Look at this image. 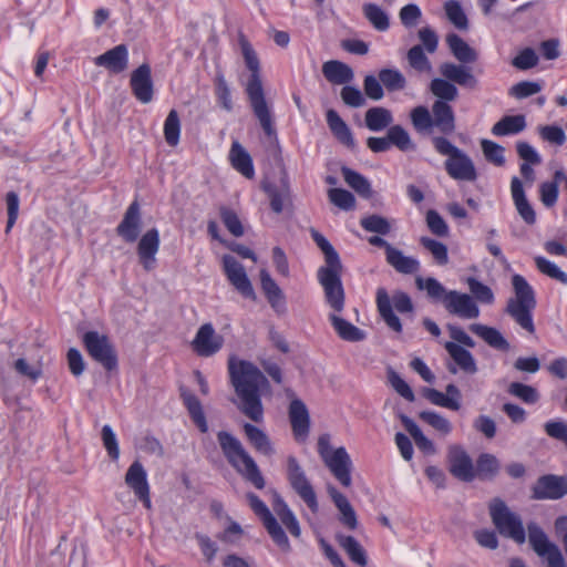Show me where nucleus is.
I'll return each mask as SVG.
<instances>
[{"label": "nucleus", "instance_id": "63", "mask_svg": "<svg viewBox=\"0 0 567 567\" xmlns=\"http://www.w3.org/2000/svg\"><path fill=\"white\" fill-rule=\"evenodd\" d=\"M14 370L22 377L35 382L42 377V365L40 362L29 363L24 358L16 360Z\"/></svg>", "mask_w": 567, "mask_h": 567}, {"label": "nucleus", "instance_id": "12", "mask_svg": "<svg viewBox=\"0 0 567 567\" xmlns=\"http://www.w3.org/2000/svg\"><path fill=\"white\" fill-rule=\"evenodd\" d=\"M528 540L535 553L546 559L547 567H565V559L558 546L551 543L540 527L529 524Z\"/></svg>", "mask_w": 567, "mask_h": 567}, {"label": "nucleus", "instance_id": "32", "mask_svg": "<svg viewBox=\"0 0 567 567\" xmlns=\"http://www.w3.org/2000/svg\"><path fill=\"white\" fill-rule=\"evenodd\" d=\"M444 348L458 368L470 374L477 371L476 362L472 353L455 342H445Z\"/></svg>", "mask_w": 567, "mask_h": 567}, {"label": "nucleus", "instance_id": "15", "mask_svg": "<svg viewBox=\"0 0 567 567\" xmlns=\"http://www.w3.org/2000/svg\"><path fill=\"white\" fill-rule=\"evenodd\" d=\"M223 269L230 285L245 298L256 300L257 296L244 266L230 255L223 257Z\"/></svg>", "mask_w": 567, "mask_h": 567}, {"label": "nucleus", "instance_id": "26", "mask_svg": "<svg viewBox=\"0 0 567 567\" xmlns=\"http://www.w3.org/2000/svg\"><path fill=\"white\" fill-rule=\"evenodd\" d=\"M340 312L329 313V320L337 336L347 342H360L367 337L365 332L339 316Z\"/></svg>", "mask_w": 567, "mask_h": 567}, {"label": "nucleus", "instance_id": "14", "mask_svg": "<svg viewBox=\"0 0 567 567\" xmlns=\"http://www.w3.org/2000/svg\"><path fill=\"white\" fill-rule=\"evenodd\" d=\"M224 342V337L216 332L210 322H207L198 328L190 347L198 357L209 358L221 350Z\"/></svg>", "mask_w": 567, "mask_h": 567}, {"label": "nucleus", "instance_id": "17", "mask_svg": "<svg viewBox=\"0 0 567 567\" xmlns=\"http://www.w3.org/2000/svg\"><path fill=\"white\" fill-rule=\"evenodd\" d=\"M450 473L456 478L471 482L475 477V467L472 458L460 445H451L447 451Z\"/></svg>", "mask_w": 567, "mask_h": 567}, {"label": "nucleus", "instance_id": "31", "mask_svg": "<svg viewBox=\"0 0 567 567\" xmlns=\"http://www.w3.org/2000/svg\"><path fill=\"white\" fill-rule=\"evenodd\" d=\"M324 78L332 84H346L353 80L354 73L352 69L340 61L331 60L322 65Z\"/></svg>", "mask_w": 567, "mask_h": 567}, {"label": "nucleus", "instance_id": "64", "mask_svg": "<svg viewBox=\"0 0 567 567\" xmlns=\"http://www.w3.org/2000/svg\"><path fill=\"white\" fill-rule=\"evenodd\" d=\"M420 241L432 254L437 264L446 265L449 262L447 247L444 244L427 237H422Z\"/></svg>", "mask_w": 567, "mask_h": 567}, {"label": "nucleus", "instance_id": "6", "mask_svg": "<svg viewBox=\"0 0 567 567\" xmlns=\"http://www.w3.org/2000/svg\"><path fill=\"white\" fill-rule=\"evenodd\" d=\"M318 453L326 466L333 476L344 486L349 487L352 483L350 455L344 447L332 449L329 435H321L318 440Z\"/></svg>", "mask_w": 567, "mask_h": 567}, {"label": "nucleus", "instance_id": "43", "mask_svg": "<svg viewBox=\"0 0 567 567\" xmlns=\"http://www.w3.org/2000/svg\"><path fill=\"white\" fill-rule=\"evenodd\" d=\"M386 261L399 272L413 274L417 271L420 264L415 258L403 255V252L396 248H389L386 255Z\"/></svg>", "mask_w": 567, "mask_h": 567}, {"label": "nucleus", "instance_id": "48", "mask_svg": "<svg viewBox=\"0 0 567 567\" xmlns=\"http://www.w3.org/2000/svg\"><path fill=\"white\" fill-rule=\"evenodd\" d=\"M416 287L420 290H425L427 296L436 301H441L444 306V299L449 295L450 290H446L441 282H439L435 278H426L423 279L417 277L415 279Z\"/></svg>", "mask_w": 567, "mask_h": 567}, {"label": "nucleus", "instance_id": "20", "mask_svg": "<svg viewBox=\"0 0 567 567\" xmlns=\"http://www.w3.org/2000/svg\"><path fill=\"white\" fill-rule=\"evenodd\" d=\"M567 494V481L555 475L540 477L533 487L536 499H558Z\"/></svg>", "mask_w": 567, "mask_h": 567}, {"label": "nucleus", "instance_id": "19", "mask_svg": "<svg viewBox=\"0 0 567 567\" xmlns=\"http://www.w3.org/2000/svg\"><path fill=\"white\" fill-rule=\"evenodd\" d=\"M158 249L159 234L156 228H152L141 237L137 244L138 259L145 270L154 269Z\"/></svg>", "mask_w": 567, "mask_h": 567}, {"label": "nucleus", "instance_id": "60", "mask_svg": "<svg viewBox=\"0 0 567 567\" xmlns=\"http://www.w3.org/2000/svg\"><path fill=\"white\" fill-rule=\"evenodd\" d=\"M482 151L484 153V156L486 159L491 163H493L496 166H503L505 163L504 157V147L499 144L489 141V140H482L481 142Z\"/></svg>", "mask_w": 567, "mask_h": 567}, {"label": "nucleus", "instance_id": "23", "mask_svg": "<svg viewBox=\"0 0 567 567\" xmlns=\"http://www.w3.org/2000/svg\"><path fill=\"white\" fill-rule=\"evenodd\" d=\"M289 420L295 437L299 441H305L309 433L310 416L307 406L301 400H291L289 405Z\"/></svg>", "mask_w": 567, "mask_h": 567}, {"label": "nucleus", "instance_id": "39", "mask_svg": "<svg viewBox=\"0 0 567 567\" xmlns=\"http://www.w3.org/2000/svg\"><path fill=\"white\" fill-rule=\"evenodd\" d=\"M327 123L333 135L342 144H344L348 147L354 146V140L350 128L334 110H329L327 112Z\"/></svg>", "mask_w": 567, "mask_h": 567}, {"label": "nucleus", "instance_id": "28", "mask_svg": "<svg viewBox=\"0 0 567 567\" xmlns=\"http://www.w3.org/2000/svg\"><path fill=\"white\" fill-rule=\"evenodd\" d=\"M272 508L281 523L293 537L301 534L300 525L292 511L277 492H272Z\"/></svg>", "mask_w": 567, "mask_h": 567}, {"label": "nucleus", "instance_id": "49", "mask_svg": "<svg viewBox=\"0 0 567 567\" xmlns=\"http://www.w3.org/2000/svg\"><path fill=\"white\" fill-rule=\"evenodd\" d=\"M444 11L449 21L460 30H467L468 20L461 6L456 0H447L444 3Z\"/></svg>", "mask_w": 567, "mask_h": 567}, {"label": "nucleus", "instance_id": "13", "mask_svg": "<svg viewBox=\"0 0 567 567\" xmlns=\"http://www.w3.org/2000/svg\"><path fill=\"white\" fill-rule=\"evenodd\" d=\"M248 503L251 507V509L255 512L256 515H258L267 532L274 539V542L285 551L290 550V543L285 534L284 529L275 518V516L270 513L266 504L255 494L248 493L247 494Z\"/></svg>", "mask_w": 567, "mask_h": 567}, {"label": "nucleus", "instance_id": "27", "mask_svg": "<svg viewBox=\"0 0 567 567\" xmlns=\"http://www.w3.org/2000/svg\"><path fill=\"white\" fill-rule=\"evenodd\" d=\"M260 286L261 289L270 303V306L276 311L285 310V296L282 290L276 284V281L271 278L270 274L267 269L262 268L259 272Z\"/></svg>", "mask_w": 567, "mask_h": 567}, {"label": "nucleus", "instance_id": "62", "mask_svg": "<svg viewBox=\"0 0 567 567\" xmlns=\"http://www.w3.org/2000/svg\"><path fill=\"white\" fill-rule=\"evenodd\" d=\"M411 121L419 132H426L433 125L432 115L425 106H416L411 112Z\"/></svg>", "mask_w": 567, "mask_h": 567}, {"label": "nucleus", "instance_id": "22", "mask_svg": "<svg viewBox=\"0 0 567 567\" xmlns=\"http://www.w3.org/2000/svg\"><path fill=\"white\" fill-rule=\"evenodd\" d=\"M131 87L135 97L142 103H150L153 99V83L148 64L140 65L131 75Z\"/></svg>", "mask_w": 567, "mask_h": 567}, {"label": "nucleus", "instance_id": "7", "mask_svg": "<svg viewBox=\"0 0 567 567\" xmlns=\"http://www.w3.org/2000/svg\"><path fill=\"white\" fill-rule=\"evenodd\" d=\"M393 307L401 313L412 312L413 303L411 298L403 291H395L390 298L384 288L377 290V306L380 316L385 321L389 328L395 332L402 331L400 319L394 315Z\"/></svg>", "mask_w": 567, "mask_h": 567}, {"label": "nucleus", "instance_id": "38", "mask_svg": "<svg viewBox=\"0 0 567 567\" xmlns=\"http://www.w3.org/2000/svg\"><path fill=\"white\" fill-rule=\"evenodd\" d=\"M470 330L477 337L482 338L492 348L503 351H507L509 349V343L495 328L481 323H472L470 326Z\"/></svg>", "mask_w": 567, "mask_h": 567}, {"label": "nucleus", "instance_id": "51", "mask_svg": "<svg viewBox=\"0 0 567 567\" xmlns=\"http://www.w3.org/2000/svg\"><path fill=\"white\" fill-rule=\"evenodd\" d=\"M181 121L178 113L171 110L164 123V136L169 146H176L179 143Z\"/></svg>", "mask_w": 567, "mask_h": 567}, {"label": "nucleus", "instance_id": "3", "mask_svg": "<svg viewBox=\"0 0 567 567\" xmlns=\"http://www.w3.org/2000/svg\"><path fill=\"white\" fill-rule=\"evenodd\" d=\"M217 440L229 464L256 488L262 489L265 487V478L255 460L245 450L240 441L224 431L217 434Z\"/></svg>", "mask_w": 567, "mask_h": 567}, {"label": "nucleus", "instance_id": "4", "mask_svg": "<svg viewBox=\"0 0 567 567\" xmlns=\"http://www.w3.org/2000/svg\"><path fill=\"white\" fill-rule=\"evenodd\" d=\"M512 285L515 296L508 300L506 311L523 329L533 333L535 328L530 312L536 306L534 290L520 275L513 276Z\"/></svg>", "mask_w": 567, "mask_h": 567}, {"label": "nucleus", "instance_id": "52", "mask_svg": "<svg viewBox=\"0 0 567 567\" xmlns=\"http://www.w3.org/2000/svg\"><path fill=\"white\" fill-rule=\"evenodd\" d=\"M313 240L324 255V266L321 268H336L341 265L338 252L332 245L319 233H313Z\"/></svg>", "mask_w": 567, "mask_h": 567}, {"label": "nucleus", "instance_id": "57", "mask_svg": "<svg viewBox=\"0 0 567 567\" xmlns=\"http://www.w3.org/2000/svg\"><path fill=\"white\" fill-rule=\"evenodd\" d=\"M329 200L343 210H352L355 207L354 196L342 188H330L328 190Z\"/></svg>", "mask_w": 567, "mask_h": 567}, {"label": "nucleus", "instance_id": "5", "mask_svg": "<svg viewBox=\"0 0 567 567\" xmlns=\"http://www.w3.org/2000/svg\"><path fill=\"white\" fill-rule=\"evenodd\" d=\"M433 145L441 155L447 156L445 169L452 178L467 182L476 179L474 163L463 151L444 137H434Z\"/></svg>", "mask_w": 567, "mask_h": 567}, {"label": "nucleus", "instance_id": "58", "mask_svg": "<svg viewBox=\"0 0 567 567\" xmlns=\"http://www.w3.org/2000/svg\"><path fill=\"white\" fill-rule=\"evenodd\" d=\"M423 395L433 404L437 406H442L452 411H457L461 408V402H457L456 399L450 398L444 393L435 390V389H424Z\"/></svg>", "mask_w": 567, "mask_h": 567}, {"label": "nucleus", "instance_id": "61", "mask_svg": "<svg viewBox=\"0 0 567 567\" xmlns=\"http://www.w3.org/2000/svg\"><path fill=\"white\" fill-rule=\"evenodd\" d=\"M363 10L367 19L375 29L384 31L389 28L388 16L380 7L375 4H365Z\"/></svg>", "mask_w": 567, "mask_h": 567}, {"label": "nucleus", "instance_id": "46", "mask_svg": "<svg viewBox=\"0 0 567 567\" xmlns=\"http://www.w3.org/2000/svg\"><path fill=\"white\" fill-rule=\"evenodd\" d=\"M341 173L346 183L359 195L365 198H370L372 196L371 184L363 175L348 167H342Z\"/></svg>", "mask_w": 567, "mask_h": 567}, {"label": "nucleus", "instance_id": "36", "mask_svg": "<svg viewBox=\"0 0 567 567\" xmlns=\"http://www.w3.org/2000/svg\"><path fill=\"white\" fill-rule=\"evenodd\" d=\"M329 494L336 505V507L340 512V520L343 525H346L350 529H355L358 526L357 515L355 512L350 504V502L347 499V497L338 492L334 487L329 488Z\"/></svg>", "mask_w": 567, "mask_h": 567}, {"label": "nucleus", "instance_id": "18", "mask_svg": "<svg viewBox=\"0 0 567 567\" xmlns=\"http://www.w3.org/2000/svg\"><path fill=\"white\" fill-rule=\"evenodd\" d=\"M125 483L133 491L134 495L142 501L144 506L150 509L152 506L150 497V485L144 466L135 461L128 467L125 474Z\"/></svg>", "mask_w": 567, "mask_h": 567}, {"label": "nucleus", "instance_id": "11", "mask_svg": "<svg viewBox=\"0 0 567 567\" xmlns=\"http://www.w3.org/2000/svg\"><path fill=\"white\" fill-rule=\"evenodd\" d=\"M83 343L91 358L102 364L106 370L112 371L116 368V354L105 334L97 331H89L83 336Z\"/></svg>", "mask_w": 567, "mask_h": 567}, {"label": "nucleus", "instance_id": "56", "mask_svg": "<svg viewBox=\"0 0 567 567\" xmlns=\"http://www.w3.org/2000/svg\"><path fill=\"white\" fill-rule=\"evenodd\" d=\"M466 282L475 301L487 305H492L494 302V293L488 286L473 277L467 278Z\"/></svg>", "mask_w": 567, "mask_h": 567}, {"label": "nucleus", "instance_id": "21", "mask_svg": "<svg viewBox=\"0 0 567 567\" xmlns=\"http://www.w3.org/2000/svg\"><path fill=\"white\" fill-rule=\"evenodd\" d=\"M94 63L105 68L109 72L118 74L128 66V50L125 44H118L105 53L96 56Z\"/></svg>", "mask_w": 567, "mask_h": 567}, {"label": "nucleus", "instance_id": "53", "mask_svg": "<svg viewBox=\"0 0 567 567\" xmlns=\"http://www.w3.org/2000/svg\"><path fill=\"white\" fill-rule=\"evenodd\" d=\"M379 79L388 91L403 90L406 84L404 75L394 69H382L379 72Z\"/></svg>", "mask_w": 567, "mask_h": 567}, {"label": "nucleus", "instance_id": "16", "mask_svg": "<svg viewBox=\"0 0 567 567\" xmlns=\"http://www.w3.org/2000/svg\"><path fill=\"white\" fill-rule=\"evenodd\" d=\"M443 307L449 313L462 319H476L481 312L472 296L457 290L449 291Z\"/></svg>", "mask_w": 567, "mask_h": 567}, {"label": "nucleus", "instance_id": "45", "mask_svg": "<svg viewBox=\"0 0 567 567\" xmlns=\"http://www.w3.org/2000/svg\"><path fill=\"white\" fill-rule=\"evenodd\" d=\"M183 401L193 422L197 425L200 432L206 433L208 431V425L199 400L194 394L185 392L183 393Z\"/></svg>", "mask_w": 567, "mask_h": 567}, {"label": "nucleus", "instance_id": "33", "mask_svg": "<svg viewBox=\"0 0 567 567\" xmlns=\"http://www.w3.org/2000/svg\"><path fill=\"white\" fill-rule=\"evenodd\" d=\"M432 114L433 125L441 132L451 133L454 131V114L452 107L446 102L435 101L432 106Z\"/></svg>", "mask_w": 567, "mask_h": 567}, {"label": "nucleus", "instance_id": "59", "mask_svg": "<svg viewBox=\"0 0 567 567\" xmlns=\"http://www.w3.org/2000/svg\"><path fill=\"white\" fill-rule=\"evenodd\" d=\"M363 229L370 233L386 235L391 230V223L380 215H370L360 221Z\"/></svg>", "mask_w": 567, "mask_h": 567}, {"label": "nucleus", "instance_id": "40", "mask_svg": "<svg viewBox=\"0 0 567 567\" xmlns=\"http://www.w3.org/2000/svg\"><path fill=\"white\" fill-rule=\"evenodd\" d=\"M400 419L406 431L413 437L417 449L427 455H434L436 453L434 443L423 434L416 423L406 415H401Z\"/></svg>", "mask_w": 567, "mask_h": 567}, {"label": "nucleus", "instance_id": "55", "mask_svg": "<svg viewBox=\"0 0 567 567\" xmlns=\"http://www.w3.org/2000/svg\"><path fill=\"white\" fill-rule=\"evenodd\" d=\"M408 62L412 69L422 73H431L432 65L421 45L412 47L408 52Z\"/></svg>", "mask_w": 567, "mask_h": 567}, {"label": "nucleus", "instance_id": "44", "mask_svg": "<svg viewBox=\"0 0 567 567\" xmlns=\"http://www.w3.org/2000/svg\"><path fill=\"white\" fill-rule=\"evenodd\" d=\"M526 127L524 115H508L501 118L492 127V133L496 136H504L522 132Z\"/></svg>", "mask_w": 567, "mask_h": 567}, {"label": "nucleus", "instance_id": "34", "mask_svg": "<svg viewBox=\"0 0 567 567\" xmlns=\"http://www.w3.org/2000/svg\"><path fill=\"white\" fill-rule=\"evenodd\" d=\"M439 70L442 76L450 82H454L460 85L472 86L476 84V79L473 76V74L462 65L452 62H445L440 65Z\"/></svg>", "mask_w": 567, "mask_h": 567}, {"label": "nucleus", "instance_id": "54", "mask_svg": "<svg viewBox=\"0 0 567 567\" xmlns=\"http://www.w3.org/2000/svg\"><path fill=\"white\" fill-rule=\"evenodd\" d=\"M386 135L390 141V146L395 145L402 152L414 150V144L409 133L402 126H391Z\"/></svg>", "mask_w": 567, "mask_h": 567}, {"label": "nucleus", "instance_id": "47", "mask_svg": "<svg viewBox=\"0 0 567 567\" xmlns=\"http://www.w3.org/2000/svg\"><path fill=\"white\" fill-rule=\"evenodd\" d=\"M419 417L433 427L441 436H447L452 433V423L443 415L434 411H422Z\"/></svg>", "mask_w": 567, "mask_h": 567}, {"label": "nucleus", "instance_id": "24", "mask_svg": "<svg viewBox=\"0 0 567 567\" xmlns=\"http://www.w3.org/2000/svg\"><path fill=\"white\" fill-rule=\"evenodd\" d=\"M141 213L137 203H132L123 220L117 226V234L127 243H133L137 239L141 231Z\"/></svg>", "mask_w": 567, "mask_h": 567}, {"label": "nucleus", "instance_id": "10", "mask_svg": "<svg viewBox=\"0 0 567 567\" xmlns=\"http://www.w3.org/2000/svg\"><path fill=\"white\" fill-rule=\"evenodd\" d=\"M287 480L290 487L308 505V507L312 512H317L318 502L316 492L299 461L292 455L287 457Z\"/></svg>", "mask_w": 567, "mask_h": 567}, {"label": "nucleus", "instance_id": "50", "mask_svg": "<svg viewBox=\"0 0 567 567\" xmlns=\"http://www.w3.org/2000/svg\"><path fill=\"white\" fill-rule=\"evenodd\" d=\"M430 90L439 101H454L457 97V87L450 81L441 78L433 79L430 84Z\"/></svg>", "mask_w": 567, "mask_h": 567}, {"label": "nucleus", "instance_id": "37", "mask_svg": "<svg viewBox=\"0 0 567 567\" xmlns=\"http://www.w3.org/2000/svg\"><path fill=\"white\" fill-rule=\"evenodd\" d=\"M446 43L454 55V58L462 63H474L477 60V52L475 49L470 47L461 37L457 34H449L446 37Z\"/></svg>", "mask_w": 567, "mask_h": 567}, {"label": "nucleus", "instance_id": "8", "mask_svg": "<svg viewBox=\"0 0 567 567\" xmlns=\"http://www.w3.org/2000/svg\"><path fill=\"white\" fill-rule=\"evenodd\" d=\"M489 514L493 524L501 535L512 538L518 544L526 539L522 519L513 513L503 501L494 499L489 504Z\"/></svg>", "mask_w": 567, "mask_h": 567}, {"label": "nucleus", "instance_id": "30", "mask_svg": "<svg viewBox=\"0 0 567 567\" xmlns=\"http://www.w3.org/2000/svg\"><path fill=\"white\" fill-rule=\"evenodd\" d=\"M229 161L231 163V166L246 178L254 177L255 169L252 165V159L249 153L237 141L233 142L231 144L229 151Z\"/></svg>", "mask_w": 567, "mask_h": 567}, {"label": "nucleus", "instance_id": "29", "mask_svg": "<svg viewBox=\"0 0 567 567\" xmlns=\"http://www.w3.org/2000/svg\"><path fill=\"white\" fill-rule=\"evenodd\" d=\"M244 432L251 446L258 453L268 457L275 455V446L269 436L261 429L250 423H245Z\"/></svg>", "mask_w": 567, "mask_h": 567}, {"label": "nucleus", "instance_id": "1", "mask_svg": "<svg viewBox=\"0 0 567 567\" xmlns=\"http://www.w3.org/2000/svg\"><path fill=\"white\" fill-rule=\"evenodd\" d=\"M228 372L237 399L233 402L237 409L256 423L264 421L261 390L268 385L267 378L251 362L229 358Z\"/></svg>", "mask_w": 567, "mask_h": 567}, {"label": "nucleus", "instance_id": "2", "mask_svg": "<svg viewBox=\"0 0 567 567\" xmlns=\"http://www.w3.org/2000/svg\"><path fill=\"white\" fill-rule=\"evenodd\" d=\"M238 44L245 62L246 68L250 72V78L246 85V92L255 116L265 134L269 137L276 135L274 120L270 107L265 99L260 75V61L257 52L252 48L249 40L245 34H238Z\"/></svg>", "mask_w": 567, "mask_h": 567}, {"label": "nucleus", "instance_id": "42", "mask_svg": "<svg viewBox=\"0 0 567 567\" xmlns=\"http://www.w3.org/2000/svg\"><path fill=\"white\" fill-rule=\"evenodd\" d=\"M264 190L267 193L270 199L271 209L279 214L284 209L285 203L289 199V184L287 178L281 179V185L276 186L272 184H265Z\"/></svg>", "mask_w": 567, "mask_h": 567}, {"label": "nucleus", "instance_id": "25", "mask_svg": "<svg viewBox=\"0 0 567 567\" xmlns=\"http://www.w3.org/2000/svg\"><path fill=\"white\" fill-rule=\"evenodd\" d=\"M511 193L515 204V207L519 214V216L524 219V221L528 225H533L536 221V214L528 203L523 183L518 177H513L511 182Z\"/></svg>", "mask_w": 567, "mask_h": 567}, {"label": "nucleus", "instance_id": "35", "mask_svg": "<svg viewBox=\"0 0 567 567\" xmlns=\"http://www.w3.org/2000/svg\"><path fill=\"white\" fill-rule=\"evenodd\" d=\"M336 539L354 564L361 567L368 565L367 551L354 537L338 534L336 535Z\"/></svg>", "mask_w": 567, "mask_h": 567}, {"label": "nucleus", "instance_id": "9", "mask_svg": "<svg viewBox=\"0 0 567 567\" xmlns=\"http://www.w3.org/2000/svg\"><path fill=\"white\" fill-rule=\"evenodd\" d=\"M342 266L333 268H319L318 280L323 288L324 300L330 313L342 312L346 305L344 289L341 282Z\"/></svg>", "mask_w": 567, "mask_h": 567}, {"label": "nucleus", "instance_id": "41", "mask_svg": "<svg viewBox=\"0 0 567 567\" xmlns=\"http://www.w3.org/2000/svg\"><path fill=\"white\" fill-rule=\"evenodd\" d=\"M364 121L370 131L379 132L390 126L393 122V117L388 109L375 106L365 112Z\"/></svg>", "mask_w": 567, "mask_h": 567}]
</instances>
